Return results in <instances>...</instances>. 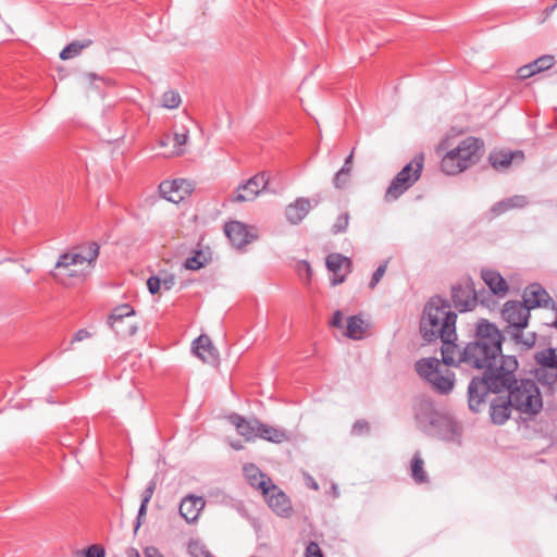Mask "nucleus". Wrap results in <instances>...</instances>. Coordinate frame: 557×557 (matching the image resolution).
<instances>
[{
  "mask_svg": "<svg viewBox=\"0 0 557 557\" xmlns=\"http://www.w3.org/2000/svg\"><path fill=\"white\" fill-rule=\"evenodd\" d=\"M535 362L550 370H557V347H548L539 350L534 355Z\"/></svg>",
  "mask_w": 557,
  "mask_h": 557,
  "instance_id": "c756f323",
  "label": "nucleus"
},
{
  "mask_svg": "<svg viewBox=\"0 0 557 557\" xmlns=\"http://www.w3.org/2000/svg\"><path fill=\"white\" fill-rule=\"evenodd\" d=\"M232 446H233L235 449H240V448H242V445H240V444H238V443L232 444Z\"/></svg>",
  "mask_w": 557,
  "mask_h": 557,
  "instance_id": "680f3d73",
  "label": "nucleus"
},
{
  "mask_svg": "<svg viewBox=\"0 0 557 557\" xmlns=\"http://www.w3.org/2000/svg\"><path fill=\"white\" fill-rule=\"evenodd\" d=\"M350 180V173L346 172V170L339 169L333 178V184L336 188L342 189L347 186Z\"/></svg>",
  "mask_w": 557,
  "mask_h": 557,
  "instance_id": "ea45409f",
  "label": "nucleus"
},
{
  "mask_svg": "<svg viewBox=\"0 0 557 557\" xmlns=\"http://www.w3.org/2000/svg\"><path fill=\"white\" fill-rule=\"evenodd\" d=\"M268 184V174L265 172H260L237 187L233 201H251L261 193V190L267 189Z\"/></svg>",
  "mask_w": 557,
  "mask_h": 557,
  "instance_id": "9d476101",
  "label": "nucleus"
},
{
  "mask_svg": "<svg viewBox=\"0 0 557 557\" xmlns=\"http://www.w3.org/2000/svg\"><path fill=\"white\" fill-rule=\"evenodd\" d=\"M503 318L507 322L505 333L508 336L518 337L517 332H520V327H527L530 319V311L525 307V304H521L518 300H509L505 304L503 309Z\"/></svg>",
  "mask_w": 557,
  "mask_h": 557,
  "instance_id": "1a4fd4ad",
  "label": "nucleus"
},
{
  "mask_svg": "<svg viewBox=\"0 0 557 557\" xmlns=\"http://www.w3.org/2000/svg\"><path fill=\"white\" fill-rule=\"evenodd\" d=\"M206 502L200 496L188 495L184 497L180 505V515L187 523L197 521L200 511L203 509Z\"/></svg>",
  "mask_w": 557,
  "mask_h": 557,
  "instance_id": "aec40b11",
  "label": "nucleus"
},
{
  "mask_svg": "<svg viewBox=\"0 0 557 557\" xmlns=\"http://www.w3.org/2000/svg\"><path fill=\"white\" fill-rule=\"evenodd\" d=\"M349 225V214L347 212L337 216L335 223L332 225V233L334 235L345 233Z\"/></svg>",
  "mask_w": 557,
  "mask_h": 557,
  "instance_id": "4c0bfd02",
  "label": "nucleus"
},
{
  "mask_svg": "<svg viewBox=\"0 0 557 557\" xmlns=\"http://www.w3.org/2000/svg\"><path fill=\"white\" fill-rule=\"evenodd\" d=\"M269 507L278 516L287 517L292 512L290 500L287 495L273 483L269 487L268 494H262Z\"/></svg>",
  "mask_w": 557,
  "mask_h": 557,
  "instance_id": "dca6fc26",
  "label": "nucleus"
},
{
  "mask_svg": "<svg viewBox=\"0 0 557 557\" xmlns=\"http://www.w3.org/2000/svg\"><path fill=\"white\" fill-rule=\"evenodd\" d=\"M363 320L359 315H351L347 320L346 335L352 339H360L364 334Z\"/></svg>",
  "mask_w": 557,
  "mask_h": 557,
  "instance_id": "72a5a7b5",
  "label": "nucleus"
},
{
  "mask_svg": "<svg viewBox=\"0 0 557 557\" xmlns=\"http://www.w3.org/2000/svg\"><path fill=\"white\" fill-rule=\"evenodd\" d=\"M308 486L314 491H317L319 488L318 483L312 478H309Z\"/></svg>",
  "mask_w": 557,
  "mask_h": 557,
  "instance_id": "13d9d810",
  "label": "nucleus"
},
{
  "mask_svg": "<svg viewBox=\"0 0 557 557\" xmlns=\"http://www.w3.org/2000/svg\"><path fill=\"white\" fill-rule=\"evenodd\" d=\"M228 421L233 424L237 433L247 442L255 441L259 435L260 420L257 418L247 419L238 413L228 416Z\"/></svg>",
  "mask_w": 557,
  "mask_h": 557,
  "instance_id": "2eb2a0df",
  "label": "nucleus"
},
{
  "mask_svg": "<svg viewBox=\"0 0 557 557\" xmlns=\"http://www.w3.org/2000/svg\"><path fill=\"white\" fill-rule=\"evenodd\" d=\"M331 326L342 329L343 327V314L339 310L335 311L332 320L330 321Z\"/></svg>",
  "mask_w": 557,
  "mask_h": 557,
  "instance_id": "603ef678",
  "label": "nucleus"
},
{
  "mask_svg": "<svg viewBox=\"0 0 557 557\" xmlns=\"http://www.w3.org/2000/svg\"><path fill=\"white\" fill-rule=\"evenodd\" d=\"M431 425L435 429L441 440L451 442L460 437L461 428L453 418L444 414H436L431 419Z\"/></svg>",
  "mask_w": 557,
  "mask_h": 557,
  "instance_id": "4468645a",
  "label": "nucleus"
},
{
  "mask_svg": "<svg viewBox=\"0 0 557 557\" xmlns=\"http://www.w3.org/2000/svg\"><path fill=\"white\" fill-rule=\"evenodd\" d=\"M424 166V154L418 153L392 180L385 191V200L394 201L419 181Z\"/></svg>",
  "mask_w": 557,
  "mask_h": 557,
  "instance_id": "423d86ee",
  "label": "nucleus"
},
{
  "mask_svg": "<svg viewBox=\"0 0 557 557\" xmlns=\"http://www.w3.org/2000/svg\"><path fill=\"white\" fill-rule=\"evenodd\" d=\"M507 211H509L508 203H507L506 199H503V200L494 203L490 208L488 214H490L491 219H494V218H497V216H499L500 214H503V213H505Z\"/></svg>",
  "mask_w": 557,
  "mask_h": 557,
  "instance_id": "79ce46f5",
  "label": "nucleus"
},
{
  "mask_svg": "<svg viewBox=\"0 0 557 557\" xmlns=\"http://www.w3.org/2000/svg\"><path fill=\"white\" fill-rule=\"evenodd\" d=\"M484 292H476L474 282L471 277H463L451 285L450 299L453 306L459 312L473 310L478 302L490 307L487 300L483 297Z\"/></svg>",
  "mask_w": 557,
  "mask_h": 557,
  "instance_id": "0eeeda50",
  "label": "nucleus"
},
{
  "mask_svg": "<svg viewBox=\"0 0 557 557\" xmlns=\"http://www.w3.org/2000/svg\"><path fill=\"white\" fill-rule=\"evenodd\" d=\"M442 341V361L446 366H460L463 364L461 361L462 349L456 344L457 333L455 336L440 338Z\"/></svg>",
  "mask_w": 557,
  "mask_h": 557,
  "instance_id": "412c9836",
  "label": "nucleus"
},
{
  "mask_svg": "<svg viewBox=\"0 0 557 557\" xmlns=\"http://www.w3.org/2000/svg\"><path fill=\"white\" fill-rule=\"evenodd\" d=\"M134 315V308L128 304H123L112 310L108 318V324L119 337H131L138 330L137 324L129 320Z\"/></svg>",
  "mask_w": 557,
  "mask_h": 557,
  "instance_id": "6e6552de",
  "label": "nucleus"
},
{
  "mask_svg": "<svg viewBox=\"0 0 557 557\" xmlns=\"http://www.w3.org/2000/svg\"><path fill=\"white\" fill-rule=\"evenodd\" d=\"M512 379L509 386L502 387L499 391H490V393L500 394L507 391L515 410L530 417L540 413L543 399L536 382L530 379L517 380L516 372H512Z\"/></svg>",
  "mask_w": 557,
  "mask_h": 557,
  "instance_id": "20e7f679",
  "label": "nucleus"
},
{
  "mask_svg": "<svg viewBox=\"0 0 557 557\" xmlns=\"http://www.w3.org/2000/svg\"><path fill=\"white\" fill-rule=\"evenodd\" d=\"M411 478L417 484L429 482V475L424 470V461L419 451L411 459Z\"/></svg>",
  "mask_w": 557,
  "mask_h": 557,
  "instance_id": "7c9ffc66",
  "label": "nucleus"
},
{
  "mask_svg": "<svg viewBox=\"0 0 557 557\" xmlns=\"http://www.w3.org/2000/svg\"><path fill=\"white\" fill-rule=\"evenodd\" d=\"M525 327H520V332H517L518 337L509 336L510 339L523 350L532 348L536 343L535 332H524Z\"/></svg>",
  "mask_w": 557,
  "mask_h": 557,
  "instance_id": "473e14b6",
  "label": "nucleus"
},
{
  "mask_svg": "<svg viewBox=\"0 0 557 557\" xmlns=\"http://www.w3.org/2000/svg\"><path fill=\"white\" fill-rule=\"evenodd\" d=\"M244 473L248 483L252 487L261 490L262 494L269 493V487L272 481L269 476L260 471L255 465H248L244 467Z\"/></svg>",
  "mask_w": 557,
  "mask_h": 557,
  "instance_id": "a878e982",
  "label": "nucleus"
},
{
  "mask_svg": "<svg viewBox=\"0 0 557 557\" xmlns=\"http://www.w3.org/2000/svg\"><path fill=\"white\" fill-rule=\"evenodd\" d=\"M370 432V424L367 420L364 419H359L357 420L354 424H352V428H351V433L354 435H363V434H368Z\"/></svg>",
  "mask_w": 557,
  "mask_h": 557,
  "instance_id": "37998d69",
  "label": "nucleus"
},
{
  "mask_svg": "<svg viewBox=\"0 0 557 557\" xmlns=\"http://www.w3.org/2000/svg\"><path fill=\"white\" fill-rule=\"evenodd\" d=\"M159 191L164 199L173 203H180L190 195L193 185L184 178L164 181L159 185Z\"/></svg>",
  "mask_w": 557,
  "mask_h": 557,
  "instance_id": "f8f14e48",
  "label": "nucleus"
},
{
  "mask_svg": "<svg viewBox=\"0 0 557 557\" xmlns=\"http://www.w3.org/2000/svg\"><path fill=\"white\" fill-rule=\"evenodd\" d=\"M187 138H188L187 134H175V136H174L175 145H178V146L185 145L187 141Z\"/></svg>",
  "mask_w": 557,
  "mask_h": 557,
  "instance_id": "4d7b16f0",
  "label": "nucleus"
},
{
  "mask_svg": "<svg viewBox=\"0 0 557 557\" xmlns=\"http://www.w3.org/2000/svg\"><path fill=\"white\" fill-rule=\"evenodd\" d=\"M440 367L441 361L436 358H422L414 363L417 373L431 384L434 392L448 395L455 386V374L449 370L443 373Z\"/></svg>",
  "mask_w": 557,
  "mask_h": 557,
  "instance_id": "39448f33",
  "label": "nucleus"
},
{
  "mask_svg": "<svg viewBox=\"0 0 557 557\" xmlns=\"http://www.w3.org/2000/svg\"><path fill=\"white\" fill-rule=\"evenodd\" d=\"M224 233L237 248H242L250 243L249 233L244 223L238 221H231L225 224Z\"/></svg>",
  "mask_w": 557,
  "mask_h": 557,
  "instance_id": "4be33fe9",
  "label": "nucleus"
},
{
  "mask_svg": "<svg viewBox=\"0 0 557 557\" xmlns=\"http://www.w3.org/2000/svg\"><path fill=\"white\" fill-rule=\"evenodd\" d=\"M91 45V39L74 40L63 48L60 52V58L62 60L75 58L79 55L85 48H88Z\"/></svg>",
  "mask_w": 557,
  "mask_h": 557,
  "instance_id": "2f4dec72",
  "label": "nucleus"
},
{
  "mask_svg": "<svg viewBox=\"0 0 557 557\" xmlns=\"http://www.w3.org/2000/svg\"><path fill=\"white\" fill-rule=\"evenodd\" d=\"M555 63L554 57L549 54L542 55L534 60L533 62H530L532 65L534 74L541 73L543 71H546L550 69Z\"/></svg>",
  "mask_w": 557,
  "mask_h": 557,
  "instance_id": "c9c22d12",
  "label": "nucleus"
},
{
  "mask_svg": "<svg viewBox=\"0 0 557 557\" xmlns=\"http://www.w3.org/2000/svg\"><path fill=\"white\" fill-rule=\"evenodd\" d=\"M306 557H323V553L315 542H310L306 548Z\"/></svg>",
  "mask_w": 557,
  "mask_h": 557,
  "instance_id": "de8ad7c7",
  "label": "nucleus"
},
{
  "mask_svg": "<svg viewBox=\"0 0 557 557\" xmlns=\"http://www.w3.org/2000/svg\"><path fill=\"white\" fill-rule=\"evenodd\" d=\"M305 265H306L307 272L310 273L311 272V268H310L309 263L305 262Z\"/></svg>",
  "mask_w": 557,
  "mask_h": 557,
  "instance_id": "e2e57ef3",
  "label": "nucleus"
},
{
  "mask_svg": "<svg viewBox=\"0 0 557 557\" xmlns=\"http://www.w3.org/2000/svg\"><path fill=\"white\" fill-rule=\"evenodd\" d=\"M502 342L497 326L482 319L476 323L473 339L462 348V363L484 371L482 376H473L468 386V405L473 412L480 411L490 391L509 386L512 372L518 370L517 358L502 354Z\"/></svg>",
  "mask_w": 557,
  "mask_h": 557,
  "instance_id": "f257e3e1",
  "label": "nucleus"
},
{
  "mask_svg": "<svg viewBox=\"0 0 557 557\" xmlns=\"http://www.w3.org/2000/svg\"><path fill=\"white\" fill-rule=\"evenodd\" d=\"M193 351L206 363L215 364L219 360V354L207 335H200L193 342Z\"/></svg>",
  "mask_w": 557,
  "mask_h": 557,
  "instance_id": "6ab92c4d",
  "label": "nucleus"
},
{
  "mask_svg": "<svg viewBox=\"0 0 557 557\" xmlns=\"http://www.w3.org/2000/svg\"><path fill=\"white\" fill-rule=\"evenodd\" d=\"M91 337V333L88 332L87 330L85 329H81L78 330L72 337L71 339V345H73L74 343H77V342H82L84 339H87V338H90Z\"/></svg>",
  "mask_w": 557,
  "mask_h": 557,
  "instance_id": "3c124183",
  "label": "nucleus"
},
{
  "mask_svg": "<svg viewBox=\"0 0 557 557\" xmlns=\"http://www.w3.org/2000/svg\"><path fill=\"white\" fill-rule=\"evenodd\" d=\"M99 249L100 247L96 242H90L84 246L75 247L72 251L62 253L51 271V276L64 286L83 283L89 273V271H85L83 265L92 269L99 257Z\"/></svg>",
  "mask_w": 557,
  "mask_h": 557,
  "instance_id": "f03ea898",
  "label": "nucleus"
},
{
  "mask_svg": "<svg viewBox=\"0 0 557 557\" xmlns=\"http://www.w3.org/2000/svg\"><path fill=\"white\" fill-rule=\"evenodd\" d=\"M148 290L154 295L161 289V278L152 275L147 281Z\"/></svg>",
  "mask_w": 557,
  "mask_h": 557,
  "instance_id": "49530a36",
  "label": "nucleus"
},
{
  "mask_svg": "<svg viewBox=\"0 0 557 557\" xmlns=\"http://www.w3.org/2000/svg\"><path fill=\"white\" fill-rule=\"evenodd\" d=\"M516 158H518L520 161H522L524 158L523 151H521V150L492 151L488 156V161L495 170L499 171V170H507L512 164V161Z\"/></svg>",
  "mask_w": 557,
  "mask_h": 557,
  "instance_id": "5701e85b",
  "label": "nucleus"
},
{
  "mask_svg": "<svg viewBox=\"0 0 557 557\" xmlns=\"http://www.w3.org/2000/svg\"><path fill=\"white\" fill-rule=\"evenodd\" d=\"M483 148V141L475 137H467L455 148L458 156L467 166L475 164L480 159V151Z\"/></svg>",
  "mask_w": 557,
  "mask_h": 557,
  "instance_id": "f3484780",
  "label": "nucleus"
},
{
  "mask_svg": "<svg viewBox=\"0 0 557 557\" xmlns=\"http://www.w3.org/2000/svg\"><path fill=\"white\" fill-rule=\"evenodd\" d=\"M258 438L265 440L275 444L288 441V433L284 429H278L260 421Z\"/></svg>",
  "mask_w": 557,
  "mask_h": 557,
  "instance_id": "cd10ccee",
  "label": "nucleus"
},
{
  "mask_svg": "<svg viewBox=\"0 0 557 557\" xmlns=\"http://www.w3.org/2000/svg\"><path fill=\"white\" fill-rule=\"evenodd\" d=\"M88 77H89L90 81H94V79L98 78V76L96 74H94V73H89Z\"/></svg>",
  "mask_w": 557,
  "mask_h": 557,
  "instance_id": "052dcab7",
  "label": "nucleus"
},
{
  "mask_svg": "<svg viewBox=\"0 0 557 557\" xmlns=\"http://www.w3.org/2000/svg\"><path fill=\"white\" fill-rule=\"evenodd\" d=\"M513 406L507 396H495L490 405V417L494 424L503 425L511 416Z\"/></svg>",
  "mask_w": 557,
  "mask_h": 557,
  "instance_id": "a211bd4d",
  "label": "nucleus"
},
{
  "mask_svg": "<svg viewBox=\"0 0 557 557\" xmlns=\"http://www.w3.org/2000/svg\"><path fill=\"white\" fill-rule=\"evenodd\" d=\"M509 210L511 209H521L524 208L529 201L528 198L523 195H515L512 197L506 198Z\"/></svg>",
  "mask_w": 557,
  "mask_h": 557,
  "instance_id": "a19ab883",
  "label": "nucleus"
},
{
  "mask_svg": "<svg viewBox=\"0 0 557 557\" xmlns=\"http://www.w3.org/2000/svg\"><path fill=\"white\" fill-rule=\"evenodd\" d=\"M189 552L195 557H209V553L198 542H191L189 544Z\"/></svg>",
  "mask_w": 557,
  "mask_h": 557,
  "instance_id": "a18cd8bd",
  "label": "nucleus"
},
{
  "mask_svg": "<svg viewBox=\"0 0 557 557\" xmlns=\"http://www.w3.org/2000/svg\"><path fill=\"white\" fill-rule=\"evenodd\" d=\"M386 269H387V263L384 262V263L380 264L377 267V269L373 272L371 281L369 283V287L371 289H373L379 284V282L381 281V278L385 274Z\"/></svg>",
  "mask_w": 557,
  "mask_h": 557,
  "instance_id": "c03bdc74",
  "label": "nucleus"
},
{
  "mask_svg": "<svg viewBox=\"0 0 557 557\" xmlns=\"http://www.w3.org/2000/svg\"><path fill=\"white\" fill-rule=\"evenodd\" d=\"M156 487H157V482L154 480H151L141 494V503H140V507H139L138 515H137L136 522H135V532H137V530L140 528V525L144 521V518L147 513L148 504H149L150 499L152 498Z\"/></svg>",
  "mask_w": 557,
  "mask_h": 557,
  "instance_id": "c85d7f7f",
  "label": "nucleus"
},
{
  "mask_svg": "<svg viewBox=\"0 0 557 557\" xmlns=\"http://www.w3.org/2000/svg\"><path fill=\"white\" fill-rule=\"evenodd\" d=\"M162 104L168 109L178 108L181 104V96L174 90L165 91L162 96Z\"/></svg>",
  "mask_w": 557,
  "mask_h": 557,
  "instance_id": "e433bc0d",
  "label": "nucleus"
},
{
  "mask_svg": "<svg viewBox=\"0 0 557 557\" xmlns=\"http://www.w3.org/2000/svg\"><path fill=\"white\" fill-rule=\"evenodd\" d=\"M174 284H175V277L173 275H170L169 277L161 280V286H163L164 289H166V290L171 289Z\"/></svg>",
  "mask_w": 557,
  "mask_h": 557,
  "instance_id": "5fc2aeb1",
  "label": "nucleus"
},
{
  "mask_svg": "<svg viewBox=\"0 0 557 557\" xmlns=\"http://www.w3.org/2000/svg\"><path fill=\"white\" fill-rule=\"evenodd\" d=\"M517 74L520 79H527V78H530L533 75H535L533 72L532 65L530 63H528L523 66H520L517 71Z\"/></svg>",
  "mask_w": 557,
  "mask_h": 557,
  "instance_id": "09e8293b",
  "label": "nucleus"
},
{
  "mask_svg": "<svg viewBox=\"0 0 557 557\" xmlns=\"http://www.w3.org/2000/svg\"><path fill=\"white\" fill-rule=\"evenodd\" d=\"M207 262H208V258L206 257V255L201 250H198L195 252L194 256L188 257L185 260L184 267L187 270L196 271V270L203 268L207 264Z\"/></svg>",
  "mask_w": 557,
  "mask_h": 557,
  "instance_id": "f704fd0d",
  "label": "nucleus"
},
{
  "mask_svg": "<svg viewBox=\"0 0 557 557\" xmlns=\"http://www.w3.org/2000/svg\"><path fill=\"white\" fill-rule=\"evenodd\" d=\"M86 557H104V549L99 545H91L86 549Z\"/></svg>",
  "mask_w": 557,
  "mask_h": 557,
  "instance_id": "8fccbe9b",
  "label": "nucleus"
},
{
  "mask_svg": "<svg viewBox=\"0 0 557 557\" xmlns=\"http://www.w3.org/2000/svg\"><path fill=\"white\" fill-rule=\"evenodd\" d=\"M325 263L327 270L333 274L331 277V285L333 286L342 284L345 281L346 275L350 273L352 267L351 260L342 253L329 255Z\"/></svg>",
  "mask_w": 557,
  "mask_h": 557,
  "instance_id": "ddd939ff",
  "label": "nucleus"
},
{
  "mask_svg": "<svg viewBox=\"0 0 557 557\" xmlns=\"http://www.w3.org/2000/svg\"><path fill=\"white\" fill-rule=\"evenodd\" d=\"M352 159H354V150L345 159L344 165L341 169L342 170H346V172L351 174V171H352Z\"/></svg>",
  "mask_w": 557,
  "mask_h": 557,
  "instance_id": "864d4df0",
  "label": "nucleus"
},
{
  "mask_svg": "<svg viewBox=\"0 0 557 557\" xmlns=\"http://www.w3.org/2000/svg\"><path fill=\"white\" fill-rule=\"evenodd\" d=\"M554 310L556 311V319H555L553 325L557 329V304H555V309Z\"/></svg>",
  "mask_w": 557,
  "mask_h": 557,
  "instance_id": "bf43d9fd",
  "label": "nucleus"
},
{
  "mask_svg": "<svg viewBox=\"0 0 557 557\" xmlns=\"http://www.w3.org/2000/svg\"><path fill=\"white\" fill-rule=\"evenodd\" d=\"M136 557H139V554L136 552ZM144 557H162L159 555L158 550L154 547H147L144 552Z\"/></svg>",
  "mask_w": 557,
  "mask_h": 557,
  "instance_id": "6e6d98bb",
  "label": "nucleus"
},
{
  "mask_svg": "<svg viewBox=\"0 0 557 557\" xmlns=\"http://www.w3.org/2000/svg\"><path fill=\"white\" fill-rule=\"evenodd\" d=\"M441 168L448 175H455L468 169L467 163L462 162L455 148L443 157Z\"/></svg>",
  "mask_w": 557,
  "mask_h": 557,
  "instance_id": "bb28decb",
  "label": "nucleus"
},
{
  "mask_svg": "<svg viewBox=\"0 0 557 557\" xmlns=\"http://www.w3.org/2000/svg\"><path fill=\"white\" fill-rule=\"evenodd\" d=\"M456 321L457 313L451 309V304L440 295L432 296L425 302L420 318V334L428 343L455 336Z\"/></svg>",
  "mask_w": 557,
  "mask_h": 557,
  "instance_id": "7ed1b4c3",
  "label": "nucleus"
},
{
  "mask_svg": "<svg viewBox=\"0 0 557 557\" xmlns=\"http://www.w3.org/2000/svg\"><path fill=\"white\" fill-rule=\"evenodd\" d=\"M481 276L492 295L504 297L507 294L508 285L499 272L491 269L482 270Z\"/></svg>",
  "mask_w": 557,
  "mask_h": 557,
  "instance_id": "393cba45",
  "label": "nucleus"
},
{
  "mask_svg": "<svg viewBox=\"0 0 557 557\" xmlns=\"http://www.w3.org/2000/svg\"><path fill=\"white\" fill-rule=\"evenodd\" d=\"M521 304H525L529 311L535 308L555 309V301L539 283H532L524 288Z\"/></svg>",
  "mask_w": 557,
  "mask_h": 557,
  "instance_id": "9b49d317",
  "label": "nucleus"
},
{
  "mask_svg": "<svg viewBox=\"0 0 557 557\" xmlns=\"http://www.w3.org/2000/svg\"><path fill=\"white\" fill-rule=\"evenodd\" d=\"M311 201L308 198H297L293 203H289L285 209V215L292 224L300 223L311 209Z\"/></svg>",
  "mask_w": 557,
  "mask_h": 557,
  "instance_id": "b1692460",
  "label": "nucleus"
},
{
  "mask_svg": "<svg viewBox=\"0 0 557 557\" xmlns=\"http://www.w3.org/2000/svg\"><path fill=\"white\" fill-rule=\"evenodd\" d=\"M548 370V368L541 367L540 369H536L535 374L540 382L553 385L557 382V373H549Z\"/></svg>",
  "mask_w": 557,
  "mask_h": 557,
  "instance_id": "58836bf2",
  "label": "nucleus"
}]
</instances>
